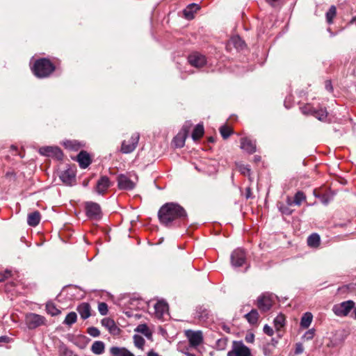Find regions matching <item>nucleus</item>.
I'll return each mask as SVG.
<instances>
[{"mask_svg": "<svg viewBox=\"0 0 356 356\" xmlns=\"http://www.w3.org/2000/svg\"><path fill=\"white\" fill-rule=\"evenodd\" d=\"M158 217L162 225L170 227L184 223L187 220V213L178 204L168 202L160 208Z\"/></svg>", "mask_w": 356, "mask_h": 356, "instance_id": "f257e3e1", "label": "nucleus"}, {"mask_svg": "<svg viewBox=\"0 0 356 356\" xmlns=\"http://www.w3.org/2000/svg\"><path fill=\"white\" fill-rule=\"evenodd\" d=\"M32 70L37 77L44 78L55 70V66L49 59L40 58L35 62Z\"/></svg>", "mask_w": 356, "mask_h": 356, "instance_id": "f03ea898", "label": "nucleus"}, {"mask_svg": "<svg viewBox=\"0 0 356 356\" xmlns=\"http://www.w3.org/2000/svg\"><path fill=\"white\" fill-rule=\"evenodd\" d=\"M274 302L272 293H264L257 298L256 305L261 312H266L271 309Z\"/></svg>", "mask_w": 356, "mask_h": 356, "instance_id": "7ed1b4c3", "label": "nucleus"}, {"mask_svg": "<svg viewBox=\"0 0 356 356\" xmlns=\"http://www.w3.org/2000/svg\"><path fill=\"white\" fill-rule=\"evenodd\" d=\"M46 318L44 316L35 314L29 313L25 316V323L29 329H35L41 325L46 324Z\"/></svg>", "mask_w": 356, "mask_h": 356, "instance_id": "20e7f679", "label": "nucleus"}, {"mask_svg": "<svg viewBox=\"0 0 356 356\" xmlns=\"http://www.w3.org/2000/svg\"><path fill=\"white\" fill-rule=\"evenodd\" d=\"M355 303L353 300H347L333 307V312L338 316H347L350 312L355 309Z\"/></svg>", "mask_w": 356, "mask_h": 356, "instance_id": "39448f33", "label": "nucleus"}, {"mask_svg": "<svg viewBox=\"0 0 356 356\" xmlns=\"http://www.w3.org/2000/svg\"><path fill=\"white\" fill-rule=\"evenodd\" d=\"M117 180L118 188L120 190L131 191L135 188L138 177L134 176V179H132L131 176L121 174L118 176Z\"/></svg>", "mask_w": 356, "mask_h": 356, "instance_id": "423d86ee", "label": "nucleus"}, {"mask_svg": "<svg viewBox=\"0 0 356 356\" xmlns=\"http://www.w3.org/2000/svg\"><path fill=\"white\" fill-rule=\"evenodd\" d=\"M140 136L138 133L132 134L129 140H123L122 143L120 152L123 154H129L135 150L136 148Z\"/></svg>", "mask_w": 356, "mask_h": 356, "instance_id": "0eeeda50", "label": "nucleus"}, {"mask_svg": "<svg viewBox=\"0 0 356 356\" xmlns=\"http://www.w3.org/2000/svg\"><path fill=\"white\" fill-rule=\"evenodd\" d=\"M250 356L251 352L249 348L243 344L242 341H234L232 350L229 352L227 355L232 356Z\"/></svg>", "mask_w": 356, "mask_h": 356, "instance_id": "6e6552de", "label": "nucleus"}, {"mask_svg": "<svg viewBox=\"0 0 356 356\" xmlns=\"http://www.w3.org/2000/svg\"><path fill=\"white\" fill-rule=\"evenodd\" d=\"M87 216L92 220H99L102 217L100 206L95 202H87L86 204Z\"/></svg>", "mask_w": 356, "mask_h": 356, "instance_id": "1a4fd4ad", "label": "nucleus"}, {"mask_svg": "<svg viewBox=\"0 0 356 356\" xmlns=\"http://www.w3.org/2000/svg\"><path fill=\"white\" fill-rule=\"evenodd\" d=\"M188 60L192 66L197 68L202 67L207 63L206 57L198 52H193L190 54Z\"/></svg>", "mask_w": 356, "mask_h": 356, "instance_id": "9d476101", "label": "nucleus"}, {"mask_svg": "<svg viewBox=\"0 0 356 356\" xmlns=\"http://www.w3.org/2000/svg\"><path fill=\"white\" fill-rule=\"evenodd\" d=\"M39 152L42 155L50 157H55L58 160L62 159L63 158V153L60 148H58V147H42L40 148Z\"/></svg>", "mask_w": 356, "mask_h": 356, "instance_id": "9b49d317", "label": "nucleus"}, {"mask_svg": "<svg viewBox=\"0 0 356 356\" xmlns=\"http://www.w3.org/2000/svg\"><path fill=\"white\" fill-rule=\"evenodd\" d=\"M191 128V124L183 126L180 132L175 137L174 143L177 147H182L185 144V140Z\"/></svg>", "mask_w": 356, "mask_h": 356, "instance_id": "f8f14e48", "label": "nucleus"}, {"mask_svg": "<svg viewBox=\"0 0 356 356\" xmlns=\"http://www.w3.org/2000/svg\"><path fill=\"white\" fill-rule=\"evenodd\" d=\"M245 254L242 249H236L232 253V264L235 267L241 266L245 261Z\"/></svg>", "mask_w": 356, "mask_h": 356, "instance_id": "ddd939ff", "label": "nucleus"}, {"mask_svg": "<svg viewBox=\"0 0 356 356\" xmlns=\"http://www.w3.org/2000/svg\"><path fill=\"white\" fill-rule=\"evenodd\" d=\"M111 185L112 183L107 176H102L97 182L95 191L98 194L103 195Z\"/></svg>", "mask_w": 356, "mask_h": 356, "instance_id": "4468645a", "label": "nucleus"}, {"mask_svg": "<svg viewBox=\"0 0 356 356\" xmlns=\"http://www.w3.org/2000/svg\"><path fill=\"white\" fill-rule=\"evenodd\" d=\"M186 335L192 346H197L202 343L203 341L202 333L201 331L187 330L186 332Z\"/></svg>", "mask_w": 356, "mask_h": 356, "instance_id": "2eb2a0df", "label": "nucleus"}, {"mask_svg": "<svg viewBox=\"0 0 356 356\" xmlns=\"http://www.w3.org/2000/svg\"><path fill=\"white\" fill-rule=\"evenodd\" d=\"M60 179L66 185H72L75 181V172L72 169L68 168L61 172Z\"/></svg>", "mask_w": 356, "mask_h": 356, "instance_id": "dca6fc26", "label": "nucleus"}, {"mask_svg": "<svg viewBox=\"0 0 356 356\" xmlns=\"http://www.w3.org/2000/svg\"><path fill=\"white\" fill-rule=\"evenodd\" d=\"M241 148L249 154L256 152L255 143L248 138L241 139Z\"/></svg>", "mask_w": 356, "mask_h": 356, "instance_id": "f3484780", "label": "nucleus"}, {"mask_svg": "<svg viewBox=\"0 0 356 356\" xmlns=\"http://www.w3.org/2000/svg\"><path fill=\"white\" fill-rule=\"evenodd\" d=\"M155 314L157 318H161L165 314H168V305L164 301H159L154 305Z\"/></svg>", "mask_w": 356, "mask_h": 356, "instance_id": "a211bd4d", "label": "nucleus"}, {"mask_svg": "<svg viewBox=\"0 0 356 356\" xmlns=\"http://www.w3.org/2000/svg\"><path fill=\"white\" fill-rule=\"evenodd\" d=\"M102 326L105 327L111 334H118L119 333V328L115 325L113 320L110 318H103L101 321Z\"/></svg>", "mask_w": 356, "mask_h": 356, "instance_id": "6ab92c4d", "label": "nucleus"}, {"mask_svg": "<svg viewBox=\"0 0 356 356\" xmlns=\"http://www.w3.org/2000/svg\"><path fill=\"white\" fill-rule=\"evenodd\" d=\"M77 161L81 168H86L90 163V155L85 151H81L77 156Z\"/></svg>", "mask_w": 356, "mask_h": 356, "instance_id": "aec40b11", "label": "nucleus"}, {"mask_svg": "<svg viewBox=\"0 0 356 356\" xmlns=\"http://www.w3.org/2000/svg\"><path fill=\"white\" fill-rule=\"evenodd\" d=\"M111 356H134V355L124 347L113 346L109 349Z\"/></svg>", "mask_w": 356, "mask_h": 356, "instance_id": "412c9836", "label": "nucleus"}, {"mask_svg": "<svg viewBox=\"0 0 356 356\" xmlns=\"http://www.w3.org/2000/svg\"><path fill=\"white\" fill-rule=\"evenodd\" d=\"M77 311L83 319L90 316V306L87 302H83L77 307Z\"/></svg>", "mask_w": 356, "mask_h": 356, "instance_id": "4be33fe9", "label": "nucleus"}, {"mask_svg": "<svg viewBox=\"0 0 356 356\" xmlns=\"http://www.w3.org/2000/svg\"><path fill=\"white\" fill-rule=\"evenodd\" d=\"M40 213L39 211H35L28 215L27 223L31 227L37 226L40 221Z\"/></svg>", "mask_w": 356, "mask_h": 356, "instance_id": "5701e85b", "label": "nucleus"}, {"mask_svg": "<svg viewBox=\"0 0 356 356\" xmlns=\"http://www.w3.org/2000/svg\"><path fill=\"white\" fill-rule=\"evenodd\" d=\"M259 317V312L257 309H252L249 313L245 315V318L251 325H257Z\"/></svg>", "mask_w": 356, "mask_h": 356, "instance_id": "b1692460", "label": "nucleus"}, {"mask_svg": "<svg viewBox=\"0 0 356 356\" xmlns=\"http://www.w3.org/2000/svg\"><path fill=\"white\" fill-rule=\"evenodd\" d=\"M200 8L199 6L195 3L189 4L184 10V15L187 19L193 18V13Z\"/></svg>", "mask_w": 356, "mask_h": 356, "instance_id": "393cba45", "label": "nucleus"}, {"mask_svg": "<svg viewBox=\"0 0 356 356\" xmlns=\"http://www.w3.org/2000/svg\"><path fill=\"white\" fill-rule=\"evenodd\" d=\"M105 348V345L104 342L101 341H95L92 346H91V350L94 354L96 355H101L104 353Z\"/></svg>", "mask_w": 356, "mask_h": 356, "instance_id": "a878e982", "label": "nucleus"}, {"mask_svg": "<svg viewBox=\"0 0 356 356\" xmlns=\"http://www.w3.org/2000/svg\"><path fill=\"white\" fill-rule=\"evenodd\" d=\"M313 316L310 312H306L304 314L301 318L300 325L303 328H308L312 321Z\"/></svg>", "mask_w": 356, "mask_h": 356, "instance_id": "bb28decb", "label": "nucleus"}, {"mask_svg": "<svg viewBox=\"0 0 356 356\" xmlns=\"http://www.w3.org/2000/svg\"><path fill=\"white\" fill-rule=\"evenodd\" d=\"M204 127L198 124L192 133V138L194 140H198L204 134Z\"/></svg>", "mask_w": 356, "mask_h": 356, "instance_id": "cd10ccee", "label": "nucleus"}, {"mask_svg": "<svg viewBox=\"0 0 356 356\" xmlns=\"http://www.w3.org/2000/svg\"><path fill=\"white\" fill-rule=\"evenodd\" d=\"M285 325V317L280 314L274 319V326L277 332H280L282 327Z\"/></svg>", "mask_w": 356, "mask_h": 356, "instance_id": "c85d7f7f", "label": "nucleus"}, {"mask_svg": "<svg viewBox=\"0 0 356 356\" xmlns=\"http://www.w3.org/2000/svg\"><path fill=\"white\" fill-rule=\"evenodd\" d=\"M320 243V236L317 234H311L307 238V244L310 247L316 248Z\"/></svg>", "mask_w": 356, "mask_h": 356, "instance_id": "c756f323", "label": "nucleus"}, {"mask_svg": "<svg viewBox=\"0 0 356 356\" xmlns=\"http://www.w3.org/2000/svg\"><path fill=\"white\" fill-rule=\"evenodd\" d=\"M46 310L51 316H56L60 313V311L56 308L55 304L52 302H48L46 304Z\"/></svg>", "mask_w": 356, "mask_h": 356, "instance_id": "7c9ffc66", "label": "nucleus"}, {"mask_svg": "<svg viewBox=\"0 0 356 356\" xmlns=\"http://www.w3.org/2000/svg\"><path fill=\"white\" fill-rule=\"evenodd\" d=\"M337 15V8L334 6H330L328 11L326 13V21L328 24L333 23V19Z\"/></svg>", "mask_w": 356, "mask_h": 356, "instance_id": "2f4dec72", "label": "nucleus"}, {"mask_svg": "<svg viewBox=\"0 0 356 356\" xmlns=\"http://www.w3.org/2000/svg\"><path fill=\"white\" fill-rule=\"evenodd\" d=\"M77 315L75 312H70L65 317L63 323L69 326L72 325L76 321Z\"/></svg>", "mask_w": 356, "mask_h": 356, "instance_id": "473e14b6", "label": "nucleus"}, {"mask_svg": "<svg viewBox=\"0 0 356 356\" xmlns=\"http://www.w3.org/2000/svg\"><path fill=\"white\" fill-rule=\"evenodd\" d=\"M279 211L284 215H291L293 213V209L289 205H286L282 202L277 204Z\"/></svg>", "mask_w": 356, "mask_h": 356, "instance_id": "72a5a7b5", "label": "nucleus"}, {"mask_svg": "<svg viewBox=\"0 0 356 356\" xmlns=\"http://www.w3.org/2000/svg\"><path fill=\"white\" fill-rule=\"evenodd\" d=\"M313 115L316 118L320 121H324L327 118V113L325 109H320V110H315L314 111Z\"/></svg>", "mask_w": 356, "mask_h": 356, "instance_id": "f704fd0d", "label": "nucleus"}, {"mask_svg": "<svg viewBox=\"0 0 356 356\" xmlns=\"http://www.w3.org/2000/svg\"><path fill=\"white\" fill-rule=\"evenodd\" d=\"M306 200V196L302 191H298L294 196L293 202L296 205H300L301 203Z\"/></svg>", "mask_w": 356, "mask_h": 356, "instance_id": "c9c22d12", "label": "nucleus"}, {"mask_svg": "<svg viewBox=\"0 0 356 356\" xmlns=\"http://www.w3.org/2000/svg\"><path fill=\"white\" fill-rule=\"evenodd\" d=\"M271 341H272V343H267L264 346L263 350H264V353L265 355H270L272 353L271 348H275L277 343V341L273 339L271 340Z\"/></svg>", "mask_w": 356, "mask_h": 356, "instance_id": "e433bc0d", "label": "nucleus"}, {"mask_svg": "<svg viewBox=\"0 0 356 356\" xmlns=\"http://www.w3.org/2000/svg\"><path fill=\"white\" fill-rule=\"evenodd\" d=\"M231 42L235 46V47L240 49H242L245 44L244 42L238 36L232 37L231 39Z\"/></svg>", "mask_w": 356, "mask_h": 356, "instance_id": "4c0bfd02", "label": "nucleus"}, {"mask_svg": "<svg viewBox=\"0 0 356 356\" xmlns=\"http://www.w3.org/2000/svg\"><path fill=\"white\" fill-rule=\"evenodd\" d=\"M220 132L222 137L224 139H227L231 135L232 130L230 129L229 127H228L227 126H222L220 128Z\"/></svg>", "mask_w": 356, "mask_h": 356, "instance_id": "58836bf2", "label": "nucleus"}, {"mask_svg": "<svg viewBox=\"0 0 356 356\" xmlns=\"http://www.w3.org/2000/svg\"><path fill=\"white\" fill-rule=\"evenodd\" d=\"M134 341L135 346L138 348H142L145 344V339L139 335H134Z\"/></svg>", "mask_w": 356, "mask_h": 356, "instance_id": "ea45409f", "label": "nucleus"}, {"mask_svg": "<svg viewBox=\"0 0 356 356\" xmlns=\"http://www.w3.org/2000/svg\"><path fill=\"white\" fill-rule=\"evenodd\" d=\"M136 330L138 332H140V333L145 334V336L150 335L149 328L147 327V326L145 324H140V325H138Z\"/></svg>", "mask_w": 356, "mask_h": 356, "instance_id": "a19ab883", "label": "nucleus"}, {"mask_svg": "<svg viewBox=\"0 0 356 356\" xmlns=\"http://www.w3.org/2000/svg\"><path fill=\"white\" fill-rule=\"evenodd\" d=\"M98 310L102 315H106L108 312V305L105 302H100L98 305Z\"/></svg>", "mask_w": 356, "mask_h": 356, "instance_id": "79ce46f5", "label": "nucleus"}, {"mask_svg": "<svg viewBox=\"0 0 356 356\" xmlns=\"http://www.w3.org/2000/svg\"><path fill=\"white\" fill-rule=\"evenodd\" d=\"M88 333L94 337H97L100 334L99 330L95 327H90L88 329Z\"/></svg>", "mask_w": 356, "mask_h": 356, "instance_id": "37998d69", "label": "nucleus"}, {"mask_svg": "<svg viewBox=\"0 0 356 356\" xmlns=\"http://www.w3.org/2000/svg\"><path fill=\"white\" fill-rule=\"evenodd\" d=\"M301 109L304 114H311L312 115L314 114V109L310 105L305 106Z\"/></svg>", "mask_w": 356, "mask_h": 356, "instance_id": "c03bdc74", "label": "nucleus"}, {"mask_svg": "<svg viewBox=\"0 0 356 356\" xmlns=\"http://www.w3.org/2000/svg\"><path fill=\"white\" fill-rule=\"evenodd\" d=\"M238 170L243 175H247L250 172V168L248 166L243 164L238 165Z\"/></svg>", "mask_w": 356, "mask_h": 356, "instance_id": "a18cd8bd", "label": "nucleus"}, {"mask_svg": "<svg viewBox=\"0 0 356 356\" xmlns=\"http://www.w3.org/2000/svg\"><path fill=\"white\" fill-rule=\"evenodd\" d=\"M264 332L268 336H272L273 334V330L272 327H270L268 325H265L264 327Z\"/></svg>", "mask_w": 356, "mask_h": 356, "instance_id": "49530a36", "label": "nucleus"}, {"mask_svg": "<svg viewBox=\"0 0 356 356\" xmlns=\"http://www.w3.org/2000/svg\"><path fill=\"white\" fill-rule=\"evenodd\" d=\"M254 339V335L252 333H248L245 337V340L247 343H253Z\"/></svg>", "mask_w": 356, "mask_h": 356, "instance_id": "de8ad7c7", "label": "nucleus"}, {"mask_svg": "<svg viewBox=\"0 0 356 356\" xmlns=\"http://www.w3.org/2000/svg\"><path fill=\"white\" fill-rule=\"evenodd\" d=\"M10 275H11L10 270H5L3 274L2 275V276L0 277V282H3L5 280V279L9 277L10 276Z\"/></svg>", "mask_w": 356, "mask_h": 356, "instance_id": "09e8293b", "label": "nucleus"}, {"mask_svg": "<svg viewBox=\"0 0 356 356\" xmlns=\"http://www.w3.org/2000/svg\"><path fill=\"white\" fill-rule=\"evenodd\" d=\"M303 350L304 348L302 344H297L295 350V353L296 355H299L303 352Z\"/></svg>", "mask_w": 356, "mask_h": 356, "instance_id": "8fccbe9b", "label": "nucleus"}, {"mask_svg": "<svg viewBox=\"0 0 356 356\" xmlns=\"http://www.w3.org/2000/svg\"><path fill=\"white\" fill-rule=\"evenodd\" d=\"M320 198H321V202H322L323 204H325V205L327 204H328V202H329V201H330V200L328 199V197H327L326 195H323L321 196V197H320Z\"/></svg>", "mask_w": 356, "mask_h": 356, "instance_id": "3c124183", "label": "nucleus"}, {"mask_svg": "<svg viewBox=\"0 0 356 356\" xmlns=\"http://www.w3.org/2000/svg\"><path fill=\"white\" fill-rule=\"evenodd\" d=\"M325 88L328 91H332V83H331L330 81L328 80V81H325Z\"/></svg>", "mask_w": 356, "mask_h": 356, "instance_id": "603ef678", "label": "nucleus"}, {"mask_svg": "<svg viewBox=\"0 0 356 356\" xmlns=\"http://www.w3.org/2000/svg\"><path fill=\"white\" fill-rule=\"evenodd\" d=\"M251 190L250 188H246V193H245V197L247 199L248 198H250L251 197Z\"/></svg>", "mask_w": 356, "mask_h": 356, "instance_id": "864d4df0", "label": "nucleus"}, {"mask_svg": "<svg viewBox=\"0 0 356 356\" xmlns=\"http://www.w3.org/2000/svg\"><path fill=\"white\" fill-rule=\"evenodd\" d=\"M286 204L289 205L291 207V206L294 204L293 200H292L289 197H288L287 199H286Z\"/></svg>", "mask_w": 356, "mask_h": 356, "instance_id": "5fc2aeb1", "label": "nucleus"}, {"mask_svg": "<svg viewBox=\"0 0 356 356\" xmlns=\"http://www.w3.org/2000/svg\"><path fill=\"white\" fill-rule=\"evenodd\" d=\"M147 356H161V355H159L158 353L152 350L148 353Z\"/></svg>", "mask_w": 356, "mask_h": 356, "instance_id": "6e6d98bb", "label": "nucleus"}, {"mask_svg": "<svg viewBox=\"0 0 356 356\" xmlns=\"http://www.w3.org/2000/svg\"><path fill=\"white\" fill-rule=\"evenodd\" d=\"M277 0H266V1L270 3L271 5H274L277 2Z\"/></svg>", "mask_w": 356, "mask_h": 356, "instance_id": "4d7b16f0", "label": "nucleus"}, {"mask_svg": "<svg viewBox=\"0 0 356 356\" xmlns=\"http://www.w3.org/2000/svg\"><path fill=\"white\" fill-rule=\"evenodd\" d=\"M60 356H72V353L70 352H65L63 355H60Z\"/></svg>", "mask_w": 356, "mask_h": 356, "instance_id": "13d9d810", "label": "nucleus"}, {"mask_svg": "<svg viewBox=\"0 0 356 356\" xmlns=\"http://www.w3.org/2000/svg\"><path fill=\"white\" fill-rule=\"evenodd\" d=\"M10 148H11V149H12V150H14V151H16V152H17V147H16V146H15V145H12Z\"/></svg>", "mask_w": 356, "mask_h": 356, "instance_id": "bf43d9fd", "label": "nucleus"}, {"mask_svg": "<svg viewBox=\"0 0 356 356\" xmlns=\"http://www.w3.org/2000/svg\"><path fill=\"white\" fill-rule=\"evenodd\" d=\"M3 342L6 341V337H0V342H3Z\"/></svg>", "mask_w": 356, "mask_h": 356, "instance_id": "052dcab7", "label": "nucleus"}, {"mask_svg": "<svg viewBox=\"0 0 356 356\" xmlns=\"http://www.w3.org/2000/svg\"><path fill=\"white\" fill-rule=\"evenodd\" d=\"M353 312L355 314V318L356 319V307H355Z\"/></svg>", "mask_w": 356, "mask_h": 356, "instance_id": "680f3d73", "label": "nucleus"}, {"mask_svg": "<svg viewBox=\"0 0 356 356\" xmlns=\"http://www.w3.org/2000/svg\"><path fill=\"white\" fill-rule=\"evenodd\" d=\"M209 141L213 143L214 141V140H213V138L212 137H211L209 138Z\"/></svg>", "mask_w": 356, "mask_h": 356, "instance_id": "e2e57ef3", "label": "nucleus"}, {"mask_svg": "<svg viewBox=\"0 0 356 356\" xmlns=\"http://www.w3.org/2000/svg\"><path fill=\"white\" fill-rule=\"evenodd\" d=\"M188 356H195V355H193L192 354H188Z\"/></svg>", "mask_w": 356, "mask_h": 356, "instance_id": "0e129e2a", "label": "nucleus"}, {"mask_svg": "<svg viewBox=\"0 0 356 356\" xmlns=\"http://www.w3.org/2000/svg\"><path fill=\"white\" fill-rule=\"evenodd\" d=\"M19 156H20V157H22V158L24 156H23V155H22L21 154H19Z\"/></svg>", "mask_w": 356, "mask_h": 356, "instance_id": "69168bd1", "label": "nucleus"}, {"mask_svg": "<svg viewBox=\"0 0 356 356\" xmlns=\"http://www.w3.org/2000/svg\"><path fill=\"white\" fill-rule=\"evenodd\" d=\"M74 356H77V355H74Z\"/></svg>", "mask_w": 356, "mask_h": 356, "instance_id": "338daca9", "label": "nucleus"}]
</instances>
